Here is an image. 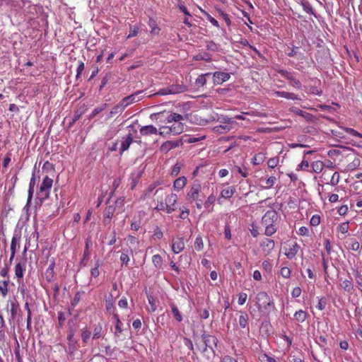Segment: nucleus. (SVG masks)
I'll list each match as a JSON object with an SVG mask.
<instances>
[{
	"label": "nucleus",
	"mask_w": 362,
	"mask_h": 362,
	"mask_svg": "<svg viewBox=\"0 0 362 362\" xmlns=\"http://www.w3.org/2000/svg\"><path fill=\"white\" fill-rule=\"evenodd\" d=\"M204 190L205 187L201 184L199 180H195L187 191L186 200L198 210H201L203 207L204 201L206 198Z\"/></svg>",
	"instance_id": "nucleus-2"
},
{
	"label": "nucleus",
	"mask_w": 362,
	"mask_h": 362,
	"mask_svg": "<svg viewBox=\"0 0 362 362\" xmlns=\"http://www.w3.org/2000/svg\"><path fill=\"white\" fill-rule=\"evenodd\" d=\"M262 362H277L276 359L267 354H263L260 358Z\"/></svg>",
	"instance_id": "nucleus-64"
},
{
	"label": "nucleus",
	"mask_w": 362,
	"mask_h": 362,
	"mask_svg": "<svg viewBox=\"0 0 362 362\" xmlns=\"http://www.w3.org/2000/svg\"><path fill=\"white\" fill-rule=\"evenodd\" d=\"M218 121L223 124H228V123L230 124V125L233 126L234 124H235V122L230 117H226V116H221L218 118Z\"/></svg>",
	"instance_id": "nucleus-58"
},
{
	"label": "nucleus",
	"mask_w": 362,
	"mask_h": 362,
	"mask_svg": "<svg viewBox=\"0 0 362 362\" xmlns=\"http://www.w3.org/2000/svg\"><path fill=\"white\" fill-rule=\"evenodd\" d=\"M278 219V215L275 210L267 211L262 218V224L265 228L264 234L271 236L277 230L276 222Z\"/></svg>",
	"instance_id": "nucleus-3"
},
{
	"label": "nucleus",
	"mask_w": 362,
	"mask_h": 362,
	"mask_svg": "<svg viewBox=\"0 0 362 362\" xmlns=\"http://www.w3.org/2000/svg\"><path fill=\"white\" fill-rule=\"evenodd\" d=\"M278 72L284 76L285 78H286L288 81L293 79V75L292 73L287 71L286 70L280 69L278 71Z\"/></svg>",
	"instance_id": "nucleus-63"
},
{
	"label": "nucleus",
	"mask_w": 362,
	"mask_h": 362,
	"mask_svg": "<svg viewBox=\"0 0 362 362\" xmlns=\"http://www.w3.org/2000/svg\"><path fill=\"white\" fill-rule=\"evenodd\" d=\"M193 59L196 61L204 60L206 62H210L211 60V55L207 52H200L193 57Z\"/></svg>",
	"instance_id": "nucleus-45"
},
{
	"label": "nucleus",
	"mask_w": 362,
	"mask_h": 362,
	"mask_svg": "<svg viewBox=\"0 0 362 362\" xmlns=\"http://www.w3.org/2000/svg\"><path fill=\"white\" fill-rule=\"evenodd\" d=\"M325 165L322 160H315L311 163L312 171L319 174L320 173Z\"/></svg>",
	"instance_id": "nucleus-37"
},
{
	"label": "nucleus",
	"mask_w": 362,
	"mask_h": 362,
	"mask_svg": "<svg viewBox=\"0 0 362 362\" xmlns=\"http://www.w3.org/2000/svg\"><path fill=\"white\" fill-rule=\"evenodd\" d=\"M230 75L223 71H216L213 74V81L215 85H221L229 80Z\"/></svg>",
	"instance_id": "nucleus-9"
},
{
	"label": "nucleus",
	"mask_w": 362,
	"mask_h": 362,
	"mask_svg": "<svg viewBox=\"0 0 362 362\" xmlns=\"http://www.w3.org/2000/svg\"><path fill=\"white\" fill-rule=\"evenodd\" d=\"M163 237V233L161 230V228L156 226L153 228V234H152V238L154 240H160Z\"/></svg>",
	"instance_id": "nucleus-49"
},
{
	"label": "nucleus",
	"mask_w": 362,
	"mask_h": 362,
	"mask_svg": "<svg viewBox=\"0 0 362 362\" xmlns=\"http://www.w3.org/2000/svg\"><path fill=\"white\" fill-rule=\"evenodd\" d=\"M339 181H340V175L339 173L335 172V173H334V174L332 175V176L331 177L329 184L332 186H336L339 184Z\"/></svg>",
	"instance_id": "nucleus-59"
},
{
	"label": "nucleus",
	"mask_w": 362,
	"mask_h": 362,
	"mask_svg": "<svg viewBox=\"0 0 362 362\" xmlns=\"http://www.w3.org/2000/svg\"><path fill=\"white\" fill-rule=\"evenodd\" d=\"M320 216L319 214H315L311 217L310 223L313 226H317L320 223Z\"/></svg>",
	"instance_id": "nucleus-61"
},
{
	"label": "nucleus",
	"mask_w": 362,
	"mask_h": 362,
	"mask_svg": "<svg viewBox=\"0 0 362 362\" xmlns=\"http://www.w3.org/2000/svg\"><path fill=\"white\" fill-rule=\"evenodd\" d=\"M145 213L144 211H139L137 215H135L131 223V229L135 231H137L141 225V218L144 216Z\"/></svg>",
	"instance_id": "nucleus-17"
},
{
	"label": "nucleus",
	"mask_w": 362,
	"mask_h": 362,
	"mask_svg": "<svg viewBox=\"0 0 362 362\" xmlns=\"http://www.w3.org/2000/svg\"><path fill=\"white\" fill-rule=\"evenodd\" d=\"M354 279L357 286V288L361 290L362 293V273L361 272L356 270L354 274Z\"/></svg>",
	"instance_id": "nucleus-47"
},
{
	"label": "nucleus",
	"mask_w": 362,
	"mask_h": 362,
	"mask_svg": "<svg viewBox=\"0 0 362 362\" xmlns=\"http://www.w3.org/2000/svg\"><path fill=\"white\" fill-rule=\"evenodd\" d=\"M84 294V291H78L74 294V298L71 301V306L76 307L80 302L82 296Z\"/></svg>",
	"instance_id": "nucleus-53"
},
{
	"label": "nucleus",
	"mask_w": 362,
	"mask_h": 362,
	"mask_svg": "<svg viewBox=\"0 0 362 362\" xmlns=\"http://www.w3.org/2000/svg\"><path fill=\"white\" fill-rule=\"evenodd\" d=\"M337 230L343 234L347 233L349 230V223L348 221L341 223L339 225Z\"/></svg>",
	"instance_id": "nucleus-54"
},
{
	"label": "nucleus",
	"mask_w": 362,
	"mask_h": 362,
	"mask_svg": "<svg viewBox=\"0 0 362 362\" xmlns=\"http://www.w3.org/2000/svg\"><path fill=\"white\" fill-rule=\"evenodd\" d=\"M9 280L0 281V293L3 297H6L8 292Z\"/></svg>",
	"instance_id": "nucleus-41"
},
{
	"label": "nucleus",
	"mask_w": 362,
	"mask_h": 362,
	"mask_svg": "<svg viewBox=\"0 0 362 362\" xmlns=\"http://www.w3.org/2000/svg\"><path fill=\"white\" fill-rule=\"evenodd\" d=\"M152 262L157 269H160L163 265V258L160 255H154L152 257Z\"/></svg>",
	"instance_id": "nucleus-51"
},
{
	"label": "nucleus",
	"mask_w": 362,
	"mask_h": 362,
	"mask_svg": "<svg viewBox=\"0 0 362 362\" xmlns=\"http://www.w3.org/2000/svg\"><path fill=\"white\" fill-rule=\"evenodd\" d=\"M107 107V103H104L100 106L96 107L90 115V118H94L97 115L105 110Z\"/></svg>",
	"instance_id": "nucleus-50"
},
{
	"label": "nucleus",
	"mask_w": 362,
	"mask_h": 362,
	"mask_svg": "<svg viewBox=\"0 0 362 362\" xmlns=\"http://www.w3.org/2000/svg\"><path fill=\"white\" fill-rule=\"evenodd\" d=\"M113 295L110 293L107 297L105 298V308L107 312L112 315V317H115V315H119L117 313V309L115 306V303L113 301Z\"/></svg>",
	"instance_id": "nucleus-11"
},
{
	"label": "nucleus",
	"mask_w": 362,
	"mask_h": 362,
	"mask_svg": "<svg viewBox=\"0 0 362 362\" xmlns=\"http://www.w3.org/2000/svg\"><path fill=\"white\" fill-rule=\"evenodd\" d=\"M54 266H55V263H54V262H52L45 271V276L46 280L48 282H50L53 280L54 274Z\"/></svg>",
	"instance_id": "nucleus-34"
},
{
	"label": "nucleus",
	"mask_w": 362,
	"mask_h": 362,
	"mask_svg": "<svg viewBox=\"0 0 362 362\" xmlns=\"http://www.w3.org/2000/svg\"><path fill=\"white\" fill-rule=\"evenodd\" d=\"M256 303L258 309L260 310L262 308L267 309L269 306L271 305L272 301L270 297L266 292L261 291L257 294Z\"/></svg>",
	"instance_id": "nucleus-5"
},
{
	"label": "nucleus",
	"mask_w": 362,
	"mask_h": 362,
	"mask_svg": "<svg viewBox=\"0 0 362 362\" xmlns=\"http://www.w3.org/2000/svg\"><path fill=\"white\" fill-rule=\"evenodd\" d=\"M274 94L277 97L284 98L288 100H300V98L295 93L286 91H275Z\"/></svg>",
	"instance_id": "nucleus-23"
},
{
	"label": "nucleus",
	"mask_w": 362,
	"mask_h": 362,
	"mask_svg": "<svg viewBox=\"0 0 362 362\" xmlns=\"http://www.w3.org/2000/svg\"><path fill=\"white\" fill-rule=\"evenodd\" d=\"M185 249V243L183 238H176L172 241V250L174 253L178 254Z\"/></svg>",
	"instance_id": "nucleus-13"
},
{
	"label": "nucleus",
	"mask_w": 362,
	"mask_h": 362,
	"mask_svg": "<svg viewBox=\"0 0 362 362\" xmlns=\"http://www.w3.org/2000/svg\"><path fill=\"white\" fill-rule=\"evenodd\" d=\"M20 239H21V235L19 234H14L13 236L12 237L11 242V248H10L11 249V257L9 259L10 262H12V260L13 259V258L16 255V251H17V247H19L18 241L20 240Z\"/></svg>",
	"instance_id": "nucleus-12"
},
{
	"label": "nucleus",
	"mask_w": 362,
	"mask_h": 362,
	"mask_svg": "<svg viewBox=\"0 0 362 362\" xmlns=\"http://www.w3.org/2000/svg\"><path fill=\"white\" fill-rule=\"evenodd\" d=\"M53 185V180L48 176H45L40 185L39 194L42 201L46 200L49 197L50 191Z\"/></svg>",
	"instance_id": "nucleus-4"
},
{
	"label": "nucleus",
	"mask_w": 362,
	"mask_h": 362,
	"mask_svg": "<svg viewBox=\"0 0 362 362\" xmlns=\"http://www.w3.org/2000/svg\"><path fill=\"white\" fill-rule=\"evenodd\" d=\"M233 128V126L230 125L229 123L228 124H221L214 127L213 130L214 132L219 134H225L230 132Z\"/></svg>",
	"instance_id": "nucleus-30"
},
{
	"label": "nucleus",
	"mask_w": 362,
	"mask_h": 362,
	"mask_svg": "<svg viewBox=\"0 0 362 362\" xmlns=\"http://www.w3.org/2000/svg\"><path fill=\"white\" fill-rule=\"evenodd\" d=\"M308 317V313L303 310L296 311L294 314L295 320L298 322H303L306 320Z\"/></svg>",
	"instance_id": "nucleus-36"
},
{
	"label": "nucleus",
	"mask_w": 362,
	"mask_h": 362,
	"mask_svg": "<svg viewBox=\"0 0 362 362\" xmlns=\"http://www.w3.org/2000/svg\"><path fill=\"white\" fill-rule=\"evenodd\" d=\"M132 141L133 139L131 134H129L127 136L123 137L121 143V151L124 152L127 151L129 148Z\"/></svg>",
	"instance_id": "nucleus-31"
},
{
	"label": "nucleus",
	"mask_w": 362,
	"mask_h": 362,
	"mask_svg": "<svg viewBox=\"0 0 362 362\" xmlns=\"http://www.w3.org/2000/svg\"><path fill=\"white\" fill-rule=\"evenodd\" d=\"M160 185L161 182L160 180H156L151 183L144 191L140 199L144 201L155 197L158 202V204L154 207V210L165 211L166 212V205L165 203L163 202L165 191L163 187H160Z\"/></svg>",
	"instance_id": "nucleus-1"
},
{
	"label": "nucleus",
	"mask_w": 362,
	"mask_h": 362,
	"mask_svg": "<svg viewBox=\"0 0 362 362\" xmlns=\"http://www.w3.org/2000/svg\"><path fill=\"white\" fill-rule=\"evenodd\" d=\"M168 87V93L170 95H175L185 92L187 90L186 86L183 84H172Z\"/></svg>",
	"instance_id": "nucleus-18"
},
{
	"label": "nucleus",
	"mask_w": 362,
	"mask_h": 362,
	"mask_svg": "<svg viewBox=\"0 0 362 362\" xmlns=\"http://www.w3.org/2000/svg\"><path fill=\"white\" fill-rule=\"evenodd\" d=\"M182 144V142L181 140L179 141H167L164 142L161 146L160 150L163 152H168L171 149H173L176 147L180 146Z\"/></svg>",
	"instance_id": "nucleus-16"
},
{
	"label": "nucleus",
	"mask_w": 362,
	"mask_h": 362,
	"mask_svg": "<svg viewBox=\"0 0 362 362\" xmlns=\"http://www.w3.org/2000/svg\"><path fill=\"white\" fill-rule=\"evenodd\" d=\"M248 316L246 313H242L239 317V325L242 328H245L247 326Z\"/></svg>",
	"instance_id": "nucleus-56"
},
{
	"label": "nucleus",
	"mask_w": 362,
	"mask_h": 362,
	"mask_svg": "<svg viewBox=\"0 0 362 362\" xmlns=\"http://www.w3.org/2000/svg\"><path fill=\"white\" fill-rule=\"evenodd\" d=\"M142 91H137L130 95L124 98L121 102L123 103L124 107H127L135 102L140 101L142 99Z\"/></svg>",
	"instance_id": "nucleus-8"
},
{
	"label": "nucleus",
	"mask_w": 362,
	"mask_h": 362,
	"mask_svg": "<svg viewBox=\"0 0 362 362\" xmlns=\"http://www.w3.org/2000/svg\"><path fill=\"white\" fill-rule=\"evenodd\" d=\"M291 273V269L288 267H284L281 268L280 274L281 275L282 277L288 279L290 277Z\"/></svg>",
	"instance_id": "nucleus-62"
},
{
	"label": "nucleus",
	"mask_w": 362,
	"mask_h": 362,
	"mask_svg": "<svg viewBox=\"0 0 362 362\" xmlns=\"http://www.w3.org/2000/svg\"><path fill=\"white\" fill-rule=\"evenodd\" d=\"M100 266V262L99 259H98L95 263V266L93 267H92L90 269L91 277H93V278L98 277V276L100 275V272H99Z\"/></svg>",
	"instance_id": "nucleus-52"
},
{
	"label": "nucleus",
	"mask_w": 362,
	"mask_h": 362,
	"mask_svg": "<svg viewBox=\"0 0 362 362\" xmlns=\"http://www.w3.org/2000/svg\"><path fill=\"white\" fill-rule=\"evenodd\" d=\"M155 115L157 117V119H158L160 115L163 116L165 117L164 121L166 122L167 123L177 122L180 121H183L185 119V117L183 115L172 112H168L165 113V115L164 113L159 112L156 114Z\"/></svg>",
	"instance_id": "nucleus-6"
},
{
	"label": "nucleus",
	"mask_w": 362,
	"mask_h": 362,
	"mask_svg": "<svg viewBox=\"0 0 362 362\" xmlns=\"http://www.w3.org/2000/svg\"><path fill=\"white\" fill-rule=\"evenodd\" d=\"M140 134L142 136H148V135H153V134H157L158 130L156 127H155L153 125H147L142 127L139 130Z\"/></svg>",
	"instance_id": "nucleus-24"
},
{
	"label": "nucleus",
	"mask_w": 362,
	"mask_h": 362,
	"mask_svg": "<svg viewBox=\"0 0 362 362\" xmlns=\"http://www.w3.org/2000/svg\"><path fill=\"white\" fill-rule=\"evenodd\" d=\"M259 180L264 183L261 185V187L264 189H269L276 184L277 179L275 176H270L268 178L262 177Z\"/></svg>",
	"instance_id": "nucleus-21"
},
{
	"label": "nucleus",
	"mask_w": 362,
	"mask_h": 362,
	"mask_svg": "<svg viewBox=\"0 0 362 362\" xmlns=\"http://www.w3.org/2000/svg\"><path fill=\"white\" fill-rule=\"evenodd\" d=\"M204 14L206 20L209 21L214 26L218 28H220L218 22L209 13H206V11H204Z\"/></svg>",
	"instance_id": "nucleus-60"
},
{
	"label": "nucleus",
	"mask_w": 362,
	"mask_h": 362,
	"mask_svg": "<svg viewBox=\"0 0 362 362\" xmlns=\"http://www.w3.org/2000/svg\"><path fill=\"white\" fill-rule=\"evenodd\" d=\"M140 25H131L129 28V33L127 35V38L130 39L132 37L137 36L140 30Z\"/></svg>",
	"instance_id": "nucleus-48"
},
{
	"label": "nucleus",
	"mask_w": 362,
	"mask_h": 362,
	"mask_svg": "<svg viewBox=\"0 0 362 362\" xmlns=\"http://www.w3.org/2000/svg\"><path fill=\"white\" fill-rule=\"evenodd\" d=\"M298 248L299 246L296 243L287 245V247H285V255L290 259H293L296 255Z\"/></svg>",
	"instance_id": "nucleus-14"
},
{
	"label": "nucleus",
	"mask_w": 362,
	"mask_h": 362,
	"mask_svg": "<svg viewBox=\"0 0 362 362\" xmlns=\"http://www.w3.org/2000/svg\"><path fill=\"white\" fill-rule=\"evenodd\" d=\"M81 335L83 343L86 344L90 338L91 332L87 327H85L81 329Z\"/></svg>",
	"instance_id": "nucleus-43"
},
{
	"label": "nucleus",
	"mask_w": 362,
	"mask_h": 362,
	"mask_svg": "<svg viewBox=\"0 0 362 362\" xmlns=\"http://www.w3.org/2000/svg\"><path fill=\"white\" fill-rule=\"evenodd\" d=\"M103 335V329L100 323L95 324L93 326V339H98Z\"/></svg>",
	"instance_id": "nucleus-28"
},
{
	"label": "nucleus",
	"mask_w": 362,
	"mask_h": 362,
	"mask_svg": "<svg viewBox=\"0 0 362 362\" xmlns=\"http://www.w3.org/2000/svg\"><path fill=\"white\" fill-rule=\"evenodd\" d=\"M25 271V264L18 262L15 266V275L17 278L21 279L23 276L24 272Z\"/></svg>",
	"instance_id": "nucleus-39"
},
{
	"label": "nucleus",
	"mask_w": 362,
	"mask_h": 362,
	"mask_svg": "<svg viewBox=\"0 0 362 362\" xmlns=\"http://www.w3.org/2000/svg\"><path fill=\"white\" fill-rule=\"evenodd\" d=\"M216 196L213 193H211L210 195H209L206 197V199H205V200L204 201L203 206L206 209H209V207L211 206H213L214 204V203L216 202Z\"/></svg>",
	"instance_id": "nucleus-42"
},
{
	"label": "nucleus",
	"mask_w": 362,
	"mask_h": 362,
	"mask_svg": "<svg viewBox=\"0 0 362 362\" xmlns=\"http://www.w3.org/2000/svg\"><path fill=\"white\" fill-rule=\"evenodd\" d=\"M170 307L175 319L177 322H180L182 320V316L180 312L179 311L177 307L174 303L171 304Z\"/></svg>",
	"instance_id": "nucleus-46"
},
{
	"label": "nucleus",
	"mask_w": 362,
	"mask_h": 362,
	"mask_svg": "<svg viewBox=\"0 0 362 362\" xmlns=\"http://www.w3.org/2000/svg\"><path fill=\"white\" fill-rule=\"evenodd\" d=\"M211 73H206L199 75L195 81V84L198 88H203L206 84L207 79L211 76Z\"/></svg>",
	"instance_id": "nucleus-27"
},
{
	"label": "nucleus",
	"mask_w": 362,
	"mask_h": 362,
	"mask_svg": "<svg viewBox=\"0 0 362 362\" xmlns=\"http://www.w3.org/2000/svg\"><path fill=\"white\" fill-rule=\"evenodd\" d=\"M266 159V156L264 153L259 152L256 153L252 158L251 163L254 165H259L262 164Z\"/></svg>",
	"instance_id": "nucleus-32"
},
{
	"label": "nucleus",
	"mask_w": 362,
	"mask_h": 362,
	"mask_svg": "<svg viewBox=\"0 0 362 362\" xmlns=\"http://www.w3.org/2000/svg\"><path fill=\"white\" fill-rule=\"evenodd\" d=\"M202 339L206 347H209L212 349L213 346H217L218 339L215 336L210 334H203Z\"/></svg>",
	"instance_id": "nucleus-19"
},
{
	"label": "nucleus",
	"mask_w": 362,
	"mask_h": 362,
	"mask_svg": "<svg viewBox=\"0 0 362 362\" xmlns=\"http://www.w3.org/2000/svg\"><path fill=\"white\" fill-rule=\"evenodd\" d=\"M148 24L151 29V33L153 35H158L160 33V28L158 26L156 20L153 18H149Z\"/></svg>",
	"instance_id": "nucleus-38"
},
{
	"label": "nucleus",
	"mask_w": 362,
	"mask_h": 362,
	"mask_svg": "<svg viewBox=\"0 0 362 362\" xmlns=\"http://www.w3.org/2000/svg\"><path fill=\"white\" fill-rule=\"evenodd\" d=\"M194 248L196 251L200 252L203 250L204 249V242L202 240V237L201 235H199L195 238L194 243Z\"/></svg>",
	"instance_id": "nucleus-44"
},
{
	"label": "nucleus",
	"mask_w": 362,
	"mask_h": 362,
	"mask_svg": "<svg viewBox=\"0 0 362 362\" xmlns=\"http://www.w3.org/2000/svg\"><path fill=\"white\" fill-rule=\"evenodd\" d=\"M113 319L115 320V335L119 336L120 334L122 333V322L120 320L119 315H115V317H112Z\"/></svg>",
	"instance_id": "nucleus-35"
},
{
	"label": "nucleus",
	"mask_w": 362,
	"mask_h": 362,
	"mask_svg": "<svg viewBox=\"0 0 362 362\" xmlns=\"http://www.w3.org/2000/svg\"><path fill=\"white\" fill-rule=\"evenodd\" d=\"M75 332L73 329H69L67 333V339L69 341V349H71V347L73 346V350L76 348V341L74 340Z\"/></svg>",
	"instance_id": "nucleus-40"
},
{
	"label": "nucleus",
	"mask_w": 362,
	"mask_h": 362,
	"mask_svg": "<svg viewBox=\"0 0 362 362\" xmlns=\"http://www.w3.org/2000/svg\"><path fill=\"white\" fill-rule=\"evenodd\" d=\"M125 109L124 105L120 101L117 105H115L111 111L110 112L109 118L113 117L114 116L121 114Z\"/></svg>",
	"instance_id": "nucleus-29"
},
{
	"label": "nucleus",
	"mask_w": 362,
	"mask_h": 362,
	"mask_svg": "<svg viewBox=\"0 0 362 362\" xmlns=\"http://www.w3.org/2000/svg\"><path fill=\"white\" fill-rule=\"evenodd\" d=\"M187 183V179L185 176H181L177 178L173 182V188L175 191L180 192L183 189Z\"/></svg>",
	"instance_id": "nucleus-20"
},
{
	"label": "nucleus",
	"mask_w": 362,
	"mask_h": 362,
	"mask_svg": "<svg viewBox=\"0 0 362 362\" xmlns=\"http://www.w3.org/2000/svg\"><path fill=\"white\" fill-rule=\"evenodd\" d=\"M346 244H347L346 248L348 250L358 252L361 247L359 242L354 238L347 239Z\"/></svg>",
	"instance_id": "nucleus-22"
},
{
	"label": "nucleus",
	"mask_w": 362,
	"mask_h": 362,
	"mask_svg": "<svg viewBox=\"0 0 362 362\" xmlns=\"http://www.w3.org/2000/svg\"><path fill=\"white\" fill-rule=\"evenodd\" d=\"M274 241L269 238H264L260 243V247L267 255H269L274 250Z\"/></svg>",
	"instance_id": "nucleus-15"
},
{
	"label": "nucleus",
	"mask_w": 362,
	"mask_h": 362,
	"mask_svg": "<svg viewBox=\"0 0 362 362\" xmlns=\"http://www.w3.org/2000/svg\"><path fill=\"white\" fill-rule=\"evenodd\" d=\"M115 212V208L113 206H107L105 208L104 211V223L105 224H107L110 222V220L114 214Z\"/></svg>",
	"instance_id": "nucleus-33"
},
{
	"label": "nucleus",
	"mask_w": 362,
	"mask_h": 362,
	"mask_svg": "<svg viewBox=\"0 0 362 362\" xmlns=\"http://www.w3.org/2000/svg\"><path fill=\"white\" fill-rule=\"evenodd\" d=\"M169 127L171 133L173 135L180 134L184 131V124L182 123V121L174 122L171 126Z\"/></svg>",
	"instance_id": "nucleus-26"
},
{
	"label": "nucleus",
	"mask_w": 362,
	"mask_h": 362,
	"mask_svg": "<svg viewBox=\"0 0 362 362\" xmlns=\"http://www.w3.org/2000/svg\"><path fill=\"white\" fill-rule=\"evenodd\" d=\"M177 201L176 194L171 193L165 197L166 213L171 214L175 211V205Z\"/></svg>",
	"instance_id": "nucleus-7"
},
{
	"label": "nucleus",
	"mask_w": 362,
	"mask_h": 362,
	"mask_svg": "<svg viewBox=\"0 0 362 362\" xmlns=\"http://www.w3.org/2000/svg\"><path fill=\"white\" fill-rule=\"evenodd\" d=\"M279 163V158L278 156L271 158L267 161L268 168L273 169L278 165Z\"/></svg>",
	"instance_id": "nucleus-55"
},
{
	"label": "nucleus",
	"mask_w": 362,
	"mask_h": 362,
	"mask_svg": "<svg viewBox=\"0 0 362 362\" xmlns=\"http://www.w3.org/2000/svg\"><path fill=\"white\" fill-rule=\"evenodd\" d=\"M235 192V189L234 187L230 186L226 188H224L221 190L220 197L218 198V201H220L221 198L223 199H230L233 197V195Z\"/></svg>",
	"instance_id": "nucleus-25"
},
{
	"label": "nucleus",
	"mask_w": 362,
	"mask_h": 362,
	"mask_svg": "<svg viewBox=\"0 0 362 362\" xmlns=\"http://www.w3.org/2000/svg\"><path fill=\"white\" fill-rule=\"evenodd\" d=\"M339 287L349 294H353L356 291L352 279L341 280Z\"/></svg>",
	"instance_id": "nucleus-10"
},
{
	"label": "nucleus",
	"mask_w": 362,
	"mask_h": 362,
	"mask_svg": "<svg viewBox=\"0 0 362 362\" xmlns=\"http://www.w3.org/2000/svg\"><path fill=\"white\" fill-rule=\"evenodd\" d=\"M342 129L345 132H346L347 134H350L351 136H356V137H358V138H362V134L359 133L358 132H357L354 129L349 128V127H342Z\"/></svg>",
	"instance_id": "nucleus-57"
}]
</instances>
